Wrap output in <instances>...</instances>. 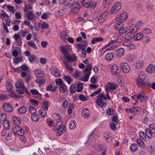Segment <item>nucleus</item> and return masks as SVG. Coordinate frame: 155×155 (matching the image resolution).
<instances>
[{
  "mask_svg": "<svg viewBox=\"0 0 155 155\" xmlns=\"http://www.w3.org/2000/svg\"><path fill=\"white\" fill-rule=\"evenodd\" d=\"M68 48L67 47L61 46L60 50L62 53L64 55L65 58L68 61H74L77 60L76 57L75 56L71 57L68 54Z\"/></svg>",
  "mask_w": 155,
  "mask_h": 155,
  "instance_id": "1",
  "label": "nucleus"
},
{
  "mask_svg": "<svg viewBox=\"0 0 155 155\" xmlns=\"http://www.w3.org/2000/svg\"><path fill=\"white\" fill-rule=\"evenodd\" d=\"M62 121L58 122L57 124L53 128L54 131L58 130L56 133L57 136H60L63 132L64 133L66 131V126L62 124Z\"/></svg>",
  "mask_w": 155,
  "mask_h": 155,
  "instance_id": "2",
  "label": "nucleus"
},
{
  "mask_svg": "<svg viewBox=\"0 0 155 155\" xmlns=\"http://www.w3.org/2000/svg\"><path fill=\"white\" fill-rule=\"evenodd\" d=\"M131 97L135 101H137L138 100L143 103H145L147 101V97L144 92H141L138 94L133 95Z\"/></svg>",
  "mask_w": 155,
  "mask_h": 155,
  "instance_id": "3",
  "label": "nucleus"
},
{
  "mask_svg": "<svg viewBox=\"0 0 155 155\" xmlns=\"http://www.w3.org/2000/svg\"><path fill=\"white\" fill-rule=\"evenodd\" d=\"M118 87L117 84H114L111 82H108L106 84V90L107 92V97L108 99L110 100V98L109 96V91L110 90L111 91L117 89Z\"/></svg>",
  "mask_w": 155,
  "mask_h": 155,
  "instance_id": "4",
  "label": "nucleus"
},
{
  "mask_svg": "<svg viewBox=\"0 0 155 155\" xmlns=\"http://www.w3.org/2000/svg\"><path fill=\"white\" fill-rule=\"evenodd\" d=\"M121 8L120 2H118L115 3L112 7L110 10V13L115 14L118 13Z\"/></svg>",
  "mask_w": 155,
  "mask_h": 155,
  "instance_id": "5",
  "label": "nucleus"
},
{
  "mask_svg": "<svg viewBox=\"0 0 155 155\" xmlns=\"http://www.w3.org/2000/svg\"><path fill=\"white\" fill-rule=\"evenodd\" d=\"M119 67L124 73H128L130 70V67L127 62H121L120 64Z\"/></svg>",
  "mask_w": 155,
  "mask_h": 155,
  "instance_id": "6",
  "label": "nucleus"
},
{
  "mask_svg": "<svg viewBox=\"0 0 155 155\" xmlns=\"http://www.w3.org/2000/svg\"><path fill=\"white\" fill-rule=\"evenodd\" d=\"M50 71L54 77L58 78L60 77L61 73L59 69L55 67H52L50 69Z\"/></svg>",
  "mask_w": 155,
  "mask_h": 155,
  "instance_id": "7",
  "label": "nucleus"
},
{
  "mask_svg": "<svg viewBox=\"0 0 155 155\" xmlns=\"http://www.w3.org/2000/svg\"><path fill=\"white\" fill-rule=\"evenodd\" d=\"M12 131L14 134L16 136L17 135H20L21 134H23L24 131L21 128L18 126H15L12 129Z\"/></svg>",
  "mask_w": 155,
  "mask_h": 155,
  "instance_id": "8",
  "label": "nucleus"
},
{
  "mask_svg": "<svg viewBox=\"0 0 155 155\" xmlns=\"http://www.w3.org/2000/svg\"><path fill=\"white\" fill-rule=\"evenodd\" d=\"M127 18V14L124 12L117 15L116 16V20L118 21H124Z\"/></svg>",
  "mask_w": 155,
  "mask_h": 155,
  "instance_id": "9",
  "label": "nucleus"
},
{
  "mask_svg": "<svg viewBox=\"0 0 155 155\" xmlns=\"http://www.w3.org/2000/svg\"><path fill=\"white\" fill-rule=\"evenodd\" d=\"M125 52V50L122 48H120L116 50L114 53L116 58H120L124 55Z\"/></svg>",
  "mask_w": 155,
  "mask_h": 155,
  "instance_id": "10",
  "label": "nucleus"
},
{
  "mask_svg": "<svg viewBox=\"0 0 155 155\" xmlns=\"http://www.w3.org/2000/svg\"><path fill=\"white\" fill-rule=\"evenodd\" d=\"M111 73L114 75H118L120 72L118 66L115 64L113 65L110 68Z\"/></svg>",
  "mask_w": 155,
  "mask_h": 155,
  "instance_id": "11",
  "label": "nucleus"
},
{
  "mask_svg": "<svg viewBox=\"0 0 155 155\" xmlns=\"http://www.w3.org/2000/svg\"><path fill=\"white\" fill-rule=\"evenodd\" d=\"M25 13V17L28 20H30L34 22H35L36 20L35 15L32 12H26Z\"/></svg>",
  "mask_w": 155,
  "mask_h": 155,
  "instance_id": "12",
  "label": "nucleus"
},
{
  "mask_svg": "<svg viewBox=\"0 0 155 155\" xmlns=\"http://www.w3.org/2000/svg\"><path fill=\"white\" fill-rule=\"evenodd\" d=\"M72 6H73V7L71 11V12L74 14L78 12L81 7V5L78 2L75 3Z\"/></svg>",
  "mask_w": 155,
  "mask_h": 155,
  "instance_id": "13",
  "label": "nucleus"
},
{
  "mask_svg": "<svg viewBox=\"0 0 155 155\" xmlns=\"http://www.w3.org/2000/svg\"><path fill=\"white\" fill-rule=\"evenodd\" d=\"M3 109L5 111L11 112L13 111V108L11 104L9 103H5L2 106Z\"/></svg>",
  "mask_w": 155,
  "mask_h": 155,
  "instance_id": "14",
  "label": "nucleus"
},
{
  "mask_svg": "<svg viewBox=\"0 0 155 155\" xmlns=\"http://www.w3.org/2000/svg\"><path fill=\"white\" fill-rule=\"evenodd\" d=\"M34 72L35 75L37 77L41 78L45 76L44 71L39 69L35 70Z\"/></svg>",
  "mask_w": 155,
  "mask_h": 155,
  "instance_id": "15",
  "label": "nucleus"
},
{
  "mask_svg": "<svg viewBox=\"0 0 155 155\" xmlns=\"http://www.w3.org/2000/svg\"><path fill=\"white\" fill-rule=\"evenodd\" d=\"M79 1L86 8L89 7L92 3V0H79Z\"/></svg>",
  "mask_w": 155,
  "mask_h": 155,
  "instance_id": "16",
  "label": "nucleus"
},
{
  "mask_svg": "<svg viewBox=\"0 0 155 155\" xmlns=\"http://www.w3.org/2000/svg\"><path fill=\"white\" fill-rule=\"evenodd\" d=\"M90 112L88 109L85 108L83 109L82 111V115L84 118H88L90 115Z\"/></svg>",
  "mask_w": 155,
  "mask_h": 155,
  "instance_id": "17",
  "label": "nucleus"
},
{
  "mask_svg": "<svg viewBox=\"0 0 155 155\" xmlns=\"http://www.w3.org/2000/svg\"><path fill=\"white\" fill-rule=\"evenodd\" d=\"M12 120L14 124L18 125L21 122V119L18 116H14L12 118Z\"/></svg>",
  "mask_w": 155,
  "mask_h": 155,
  "instance_id": "18",
  "label": "nucleus"
},
{
  "mask_svg": "<svg viewBox=\"0 0 155 155\" xmlns=\"http://www.w3.org/2000/svg\"><path fill=\"white\" fill-rule=\"evenodd\" d=\"M107 14L108 12L107 11H105L104 12L99 18L98 19L99 22L100 23L103 22L105 20Z\"/></svg>",
  "mask_w": 155,
  "mask_h": 155,
  "instance_id": "19",
  "label": "nucleus"
},
{
  "mask_svg": "<svg viewBox=\"0 0 155 155\" xmlns=\"http://www.w3.org/2000/svg\"><path fill=\"white\" fill-rule=\"evenodd\" d=\"M144 65L143 61L142 60H140L137 61L135 64V68L137 69L142 68Z\"/></svg>",
  "mask_w": 155,
  "mask_h": 155,
  "instance_id": "20",
  "label": "nucleus"
},
{
  "mask_svg": "<svg viewBox=\"0 0 155 155\" xmlns=\"http://www.w3.org/2000/svg\"><path fill=\"white\" fill-rule=\"evenodd\" d=\"M63 63L67 70V71L69 73H72L73 69L72 65L69 64L64 61Z\"/></svg>",
  "mask_w": 155,
  "mask_h": 155,
  "instance_id": "21",
  "label": "nucleus"
},
{
  "mask_svg": "<svg viewBox=\"0 0 155 155\" xmlns=\"http://www.w3.org/2000/svg\"><path fill=\"white\" fill-rule=\"evenodd\" d=\"M15 86L16 88H21L22 87H25L21 79L17 81L15 84Z\"/></svg>",
  "mask_w": 155,
  "mask_h": 155,
  "instance_id": "22",
  "label": "nucleus"
},
{
  "mask_svg": "<svg viewBox=\"0 0 155 155\" xmlns=\"http://www.w3.org/2000/svg\"><path fill=\"white\" fill-rule=\"evenodd\" d=\"M61 38L64 41H65L69 37V35L64 31L60 33Z\"/></svg>",
  "mask_w": 155,
  "mask_h": 155,
  "instance_id": "23",
  "label": "nucleus"
},
{
  "mask_svg": "<svg viewBox=\"0 0 155 155\" xmlns=\"http://www.w3.org/2000/svg\"><path fill=\"white\" fill-rule=\"evenodd\" d=\"M140 110V108L138 107H134L130 108V113L136 115Z\"/></svg>",
  "mask_w": 155,
  "mask_h": 155,
  "instance_id": "24",
  "label": "nucleus"
},
{
  "mask_svg": "<svg viewBox=\"0 0 155 155\" xmlns=\"http://www.w3.org/2000/svg\"><path fill=\"white\" fill-rule=\"evenodd\" d=\"M144 80H141L137 79L136 80V83L137 86L143 88L145 86V83L144 81Z\"/></svg>",
  "mask_w": 155,
  "mask_h": 155,
  "instance_id": "25",
  "label": "nucleus"
},
{
  "mask_svg": "<svg viewBox=\"0 0 155 155\" xmlns=\"http://www.w3.org/2000/svg\"><path fill=\"white\" fill-rule=\"evenodd\" d=\"M104 39L102 37H94L92 40L91 41V43L92 44H95L97 42H100L101 41H103Z\"/></svg>",
  "mask_w": 155,
  "mask_h": 155,
  "instance_id": "26",
  "label": "nucleus"
},
{
  "mask_svg": "<svg viewBox=\"0 0 155 155\" xmlns=\"http://www.w3.org/2000/svg\"><path fill=\"white\" fill-rule=\"evenodd\" d=\"M75 0H67V4L65 5L66 8H69L71 7L75 3Z\"/></svg>",
  "mask_w": 155,
  "mask_h": 155,
  "instance_id": "27",
  "label": "nucleus"
},
{
  "mask_svg": "<svg viewBox=\"0 0 155 155\" xmlns=\"http://www.w3.org/2000/svg\"><path fill=\"white\" fill-rule=\"evenodd\" d=\"M139 28V26L138 25H132L130 27V31L133 32H137Z\"/></svg>",
  "mask_w": 155,
  "mask_h": 155,
  "instance_id": "28",
  "label": "nucleus"
},
{
  "mask_svg": "<svg viewBox=\"0 0 155 155\" xmlns=\"http://www.w3.org/2000/svg\"><path fill=\"white\" fill-rule=\"evenodd\" d=\"M59 90L60 91L63 93H64L68 91L67 86L64 84H62L60 86Z\"/></svg>",
  "mask_w": 155,
  "mask_h": 155,
  "instance_id": "29",
  "label": "nucleus"
},
{
  "mask_svg": "<svg viewBox=\"0 0 155 155\" xmlns=\"http://www.w3.org/2000/svg\"><path fill=\"white\" fill-rule=\"evenodd\" d=\"M155 70V66L153 64H150L146 68L147 72L151 73L153 72Z\"/></svg>",
  "mask_w": 155,
  "mask_h": 155,
  "instance_id": "30",
  "label": "nucleus"
},
{
  "mask_svg": "<svg viewBox=\"0 0 155 155\" xmlns=\"http://www.w3.org/2000/svg\"><path fill=\"white\" fill-rule=\"evenodd\" d=\"M114 53L109 52L106 55L105 58L107 61H110L114 58Z\"/></svg>",
  "mask_w": 155,
  "mask_h": 155,
  "instance_id": "31",
  "label": "nucleus"
},
{
  "mask_svg": "<svg viewBox=\"0 0 155 155\" xmlns=\"http://www.w3.org/2000/svg\"><path fill=\"white\" fill-rule=\"evenodd\" d=\"M104 137L107 142H110L112 141V138L108 133H105L104 134Z\"/></svg>",
  "mask_w": 155,
  "mask_h": 155,
  "instance_id": "32",
  "label": "nucleus"
},
{
  "mask_svg": "<svg viewBox=\"0 0 155 155\" xmlns=\"http://www.w3.org/2000/svg\"><path fill=\"white\" fill-rule=\"evenodd\" d=\"M146 77V75L145 73L143 71H140L139 73V79L141 80H144Z\"/></svg>",
  "mask_w": 155,
  "mask_h": 155,
  "instance_id": "33",
  "label": "nucleus"
},
{
  "mask_svg": "<svg viewBox=\"0 0 155 155\" xmlns=\"http://www.w3.org/2000/svg\"><path fill=\"white\" fill-rule=\"evenodd\" d=\"M113 0H104L103 5L105 7H107L113 2Z\"/></svg>",
  "mask_w": 155,
  "mask_h": 155,
  "instance_id": "34",
  "label": "nucleus"
},
{
  "mask_svg": "<svg viewBox=\"0 0 155 155\" xmlns=\"http://www.w3.org/2000/svg\"><path fill=\"white\" fill-rule=\"evenodd\" d=\"M27 45L28 46L33 48L35 50L37 49V47L35 43L32 41H28L27 42Z\"/></svg>",
  "mask_w": 155,
  "mask_h": 155,
  "instance_id": "35",
  "label": "nucleus"
},
{
  "mask_svg": "<svg viewBox=\"0 0 155 155\" xmlns=\"http://www.w3.org/2000/svg\"><path fill=\"white\" fill-rule=\"evenodd\" d=\"M124 24L122 22L116 23L114 25V28L116 30H119L120 28L124 26Z\"/></svg>",
  "mask_w": 155,
  "mask_h": 155,
  "instance_id": "36",
  "label": "nucleus"
},
{
  "mask_svg": "<svg viewBox=\"0 0 155 155\" xmlns=\"http://www.w3.org/2000/svg\"><path fill=\"white\" fill-rule=\"evenodd\" d=\"M90 74V72H88L87 73H86L85 74L84 76L82 77L80 79V80L84 82L87 81L88 80Z\"/></svg>",
  "mask_w": 155,
  "mask_h": 155,
  "instance_id": "37",
  "label": "nucleus"
},
{
  "mask_svg": "<svg viewBox=\"0 0 155 155\" xmlns=\"http://www.w3.org/2000/svg\"><path fill=\"white\" fill-rule=\"evenodd\" d=\"M3 125L5 128L7 129H9L10 127V122L8 120H5L3 121Z\"/></svg>",
  "mask_w": 155,
  "mask_h": 155,
  "instance_id": "38",
  "label": "nucleus"
},
{
  "mask_svg": "<svg viewBox=\"0 0 155 155\" xmlns=\"http://www.w3.org/2000/svg\"><path fill=\"white\" fill-rule=\"evenodd\" d=\"M128 61L130 63H131L134 61L136 59L135 56L133 55H129L127 58Z\"/></svg>",
  "mask_w": 155,
  "mask_h": 155,
  "instance_id": "39",
  "label": "nucleus"
},
{
  "mask_svg": "<svg viewBox=\"0 0 155 155\" xmlns=\"http://www.w3.org/2000/svg\"><path fill=\"white\" fill-rule=\"evenodd\" d=\"M18 111L20 114H24L26 111V108L25 106H22L18 109Z\"/></svg>",
  "mask_w": 155,
  "mask_h": 155,
  "instance_id": "40",
  "label": "nucleus"
},
{
  "mask_svg": "<svg viewBox=\"0 0 155 155\" xmlns=\"http://www.w3.org/2000/svg\"><path fill=\"white\" fill-rule=\"evenodd\" d=\"M17 92L19 94H21L24 93V91H27L25 87H22L21 88H16Z\"/></svg>",
  "mask_w": 155,
  "mask_h": 155,
  "instance_id": "41",
  "label": "nucleus"
},
{
  "mask_svg": "<svg viewBox=\"0 0 155 155\" xmlns=\"http://www.w3.org/2000/svg\"><path fill=\"white\" fill-rule=\"evenodd\" d=\"M76 122L75 120L71 121L69 124V128L70 129H73L76 127Z\"/></svg>",
  "mask_w": 155,
  "mask_h": 155,
  "instance_id": "42",
  "label": "nucleus"
},
{
  "mask_svg": "<svg viewBox=\"0 0 155 155\" xmlns=\"http://www.w3.org/2000/svg\"><path fill=\"white\" fill-rule=\"evenodd\" d=\"M30 92L32 94L34 95H38V97L41 98V94L39 93L38 91L35 89H31L30 90Z\"/></svg>",
  "mask_w": 155,
  "mask_h": 155,
  "instance_id": "43",
  "label": "nucleus"
},
{
  "mask_svg": "<svg viewBox=\"0 0 155 155\" xmlns=\"http://www.w3.org/2000/svg\"><path fill=\"white\" fill-rule=\"evenodd\" d=\"M130 149L132 152L136 151L138 149L137 144L135 143H133L130 146Z\"/></svg>",
  "mask_w": 155,
  "mask_h": 155,
  "instance_id": "44",
  "label": "nucleus"
},
{
  "mask_svg": "<svg viewBox=\"0 0 155 155\" xmlns=\"http://www.w3.org/2000/svg\"><path fill=\"white\" fill-rule=\"evenodd\" d=\"M143 37V35L141 33H139L136 34L134 36V38L136 40H140Z\"/></svg>",
  "mask_w": 155,
  "mask_h": 155,
  "instance_id": "45",
  "label": "nucleus"
},
{
  "mask_svg": "<svg viewBox=\"0 0 155 155\" xmlns=\"http://www.w3.org/2000/svg\"><path fill=\"white\" fill-rule=\"evenodd\" d=\"M146 135L149 138H151L152 137V134H153V133L149 129H147L146 130Z\"/></svg>",
  "mask_w": 155,
  "mask_h": 155,
  "instance_id": "46",
  "label": "nucleus"
},
{
  "mask_svg": "<svg viewBox=\"0 0 155 155\" xmlns=\"http://www.w3.org/2000/svg\"><path fill=\"white\" fill-rule=\"evenodd\" d=\"M61 101H63L62 104V106L64 108H66L67 107V106L68 104V101L65 99V98L63 97H61Z\"/></svg>",
  "mask_w": 155,
  "mask_h": 155,
  "instance_id": "47",
  "label": "nucleus"
},
{
  "mask_svg": "<svg viewBox=\"0 0 155 155\" xmlns=\"http://www.w3.org/2000/svg\"><path fill=\"white\" fill-rule=\"evenodd\" d=\"M53 118L55 120H58L62 118L60 115L57 113H54L52 114Z\"/></svg>",
  "mask_w": 155,
  "mask_h": 155,
  "instance_id": "48",
  "label": "nucleus"
},
{
  "mask_svg": "<svg viewBox=\"0 0 155 155\" xmlns=\"http://www.w3.org/2000/svg\"><path fill=\"white\" fill-rule=\"evenodd\" d=\"M6 88L7 91L9 92H12V91L13 90L14 87L11 84L9 83H7L6 86Z\"/></svg>",
  "mask_w": 155,
  "mask_h": 155,
  "instance_id": "49",
  "label": "nucleus"
},
{
  "mask_svg": "<svg viewBox=\"0 0 155 155\" xmlns=\"http://www.w3.org/2000/svg\"><path fill=\"white\" fill-rule=\"evenodd\" d=\"M83 84L81 83H79L77 84V91L78 92H80L83 89Z\"/></svg>",
  "mask_w": 155,
  "mask_h": 155,
  "instance_id": "50",
  "label": "nucleus"
},
{
  "mask_svg": "<svg viewBox=\"0 0 155 155\" xmlns=\"http://www.w3.org/2000/svg\"><path fill=\"white\" fill-rule=\"evenodd\" d=\"M77 91L76 87L75 85H71L69 88V91L71 94L75 93Z\"/></svg>",
  "mask_w": 155,
  "mask_h": 155,
  "instance_id": "51",
  "label": "nucleus"
},
{
  "mask_svg": "<svg viewBox=\"0 0 155 155\" xmlns=\"http://www.w3.org/2000/svg\"><path fill=\"white\" fill-rule=\"evenodd\" d=\"M92 65L91 64H89L87 65L86 68L84 70V72L87 73L89 72V71L92 69Z\"/></svg>",
  "mask_w": 155,
  "mask_h": 155,
  "instance_id": "52",
  "label": "nucleus"
},
{
  "mask_svg": "<svg viewBox=\"0 0 155 155\" xmlns=\"http://www.w3.org/2000/svg\"><path fill=\"white\" fill-rule=\"evenodd\" d=\"M134 35L131 32L127 33L125 36V38L126 39H130L132 37H134Z\"/></svg>",
  "mask_w": 155,
  "mask_h": 155,
  "instance_id": "53",
  "label": "nucleus"
},
{
  "mask_svg": "<svg viewBox=\"0 0 155 155\" xmlns=\"http://www.w3.org/2000/svg\"><path fill=\"white\" fill-rule=\"evenodd\" d=\"M46 89L48 91L54 92L56 91L57 87H54L52 86H49L46 88Z\"/></svg>",
  "mask_w": 155,
  "mask_h": 155,
  "instance_id": "54",
  "label": "nucleus"
},
{
  "mask_svg": "<svg viewBox=\"0 0 155 155\" xmlns=\"http://www.w3.org/2000/svg\"><path fill=\"white\" fill-rule=\"evenodd\" d=\"M65 81L69 84H70L72 81L71 78L69 76H64L63 77Z\"/></svg>",
  "mask_w": 155,
  "mask_h": 155,
  "instance_id": "55",
  "label": "nucleus"
},
{
  "mask_svg": "<svg viewBox=\"0 0 155 155\" xmlns=\"http://www.w3.org/2000/svg\"><path fill=\"white\" fill-rule=\"evenodd\" d=\"M49 102L48 101H46L44 102L43 104V107L45 110H47L48 109V105Z\"/></svg>",
  "mask_w": 155,
  "mask_h": 155,
  "instance_id": "56",
  "label": "nucleus"
},
{
  "mask_svg": "<svg viewBox=\"0 0 155 155\" xmlns=\"http://www.w3.org/2000/svg\"><path fill=\"white\" fill-rule=\"evenodd\" d=\"M74 108V104H69L68 110V113L69 114H71L72 112V110Z\"/></svg>",
  "mask_w": 155,
  "mask_h": 155,
  "instance_id": "57",
  "label": "nucleus"
},
{
  "mask_svg": "<svg viewBox=\"0 0 155 155\" xmlns=\"http://www.w3.org/2000/svg\"><path fill=\"white\" fill-rule=\"evenodd\" d=\"M32 9V7L30 5H27L25 6L23 8V11L25 13H26V12H29L28 10H30Z\"/></svg>",
  "mask_w": 155,
  "mask_h": 155,
  "instance_id": "58",
  "label": "nucleus"
},
{
  "mask_svg": "<svg viewBox=\"0 0 155 155\" xmlns=\"http://www.w3.org/2000/svg\"><path fill=\"white\" fill-rule=\"evenodd\" d=\"M7 9L10 12H11L12 14H14L15 12L14 10V7L12 6L11 5H8L7 7Z\"/></svg>",
  "mask_w": 155,
  "mask_h": 155,
  "instance_id": "59",
  "label": "nucleus"
},
{
  "mask_svg": "<svg viewBox=\"0 0 155 155\" xmlns=\"http://www.w3.org/2000/svg\"><path fill=\"white\" fill-rule=\"evenodd\" d=\"M114 113V110L112 108H109L107 110V113L109 115H113Z\"/></svg>",
  "mask_w": 155,
  "mask_h": 155,
  "instance_id": "60",
  "label": "nucleus"
},
{
  "mask_svg": "<svg viewBox=\"0 0 155 155\" xmlns=\"http://www.w3.org/2000/svg\"><path fill=\"white\" fill-rule=\"evenodd\" d=\"M112 123L115 124L116 125H117L118 123V120L117 117L116 116H114L112 118Z\"/></svg>",
  "mask_w": 155,
  "mask_h": 155,
  "instance_id": "61",
  "label": "nucleus"
},
{
  "mask_svg": "<svg viewBox=\"0 0 155 155\" xmlns=\"http://www.w3.org/2000/svg\"><path fill=\"white\" fill-rule=\"evenodd\" d=\"M36 83L38 84H43L45 83V81L44 79H38L35 81Z\"/></svg>",
  "mask_w": 155,
  "mask_h": 155,
  "instance_id": "62",
  "label": "nucleus"
},
{
  "mask_svg": "<svg viewBox=\"0 0 155 155\" xmlns=\"http://www.w3.org/2000/svg\"><path fill=\"white\" fill-rule=\"evenodd\" d=\"M39 114L42 117H45L47 114L46 111L44 110H41L39 111Z\"/></svg>",
  "mask_w": 155,
  "mask_h": 155,
  "instance_id": "63",
  "label": "nucleus"
},
{
  "mask_svg": "<svg viewBox=\"0 0 155 155\" xmlns=\"http://www.w3.org/2000/svg\"><path fill=\"white\" fill-rule=\"evenodd\" d=\"M150 130L152 131L153 134H155V125L153 124H150Z\"/></svg>",
  "mask_w": 155,
  "mask_h": 155,
  "instance_id": "64",
  "label": "nucleus"
}]
</instances>
